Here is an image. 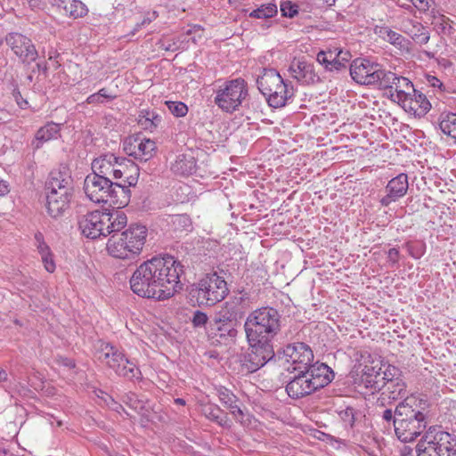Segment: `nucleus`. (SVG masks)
<instances>
[{"instance_id":"nucleus-11","label":"nucleus","mask_w":456,"mask_h":456,"mask_svg":"<svg viewBox=\"0 0 456 456\" xmlns=\"http://www.w3.org/2000/svg\"><path fill=\"white\" fill-rule=\"evenodd\" d=\"M97 358L118 376L128 379H140L141 371L135 367L134 363L130 362L117 347L109 343L101 345L97 351Z\"/></svg>"},{"instance_id":"nucleus-62","label":"nucleus","mask_w":456,"mask_h":456,"mask_svg":"<svg viewBox=\"0 0 456 456\" xmlns=\"http://www.w3.org/2000/svg\"><path fill=\"white\" fill-rule=\"evenodd\" d=\"M350 58L351 54L349 52H343V53L340 55V60L345 62V64L349 61Z\"/></svg>"},{"instance_id":"nucleus-60","label":"nucleus","mask_w":456,"mask_h":456,"mask_svg":"<svg viewBox=\"0 0 456 456\" xmlns=\"http://www.w3.org/2000/svg\"><path fill=\"white\" fill-rule=\"evenodd\" d=\"M9 192L8 184L3 179H0V196H4Z\"/></svg>"},{"instance_id":"nucleus-37","label":"nucleus","mask_w":456,"mask_h":456,"mask_svg":"<svg viewBox=\"0 0 456 456\" xmlns=\"http://www.w3.org/2000/svg\"><path fill=\"white\" fill-rule=\"evenodd\" d=\"M123 402L127 404L129 407L138 411L142 415H145V411H147V401L139 398L137 395L134 393L129 392L123 396Z\"/></svg>"},{"instance_id":"nucleus-57","label":"nucleus","mask_w":456,"mask_h":456,"mask_svg":"<svg viewBox=\"0 0 456 456\" xmlns=\"http://www.w3.org/2000/svg\"><path fill=\"white\" fill-rule=\"evenodd\" d=\"M13 96L15 98V101L17 102V104L21 108V109H25L28 105V102L26 100H24L20 94V93L19 91H14L13 92Z\"/></svg>"},{"instance_id":"nucleus-51","label":"nucleus","mask_w":456,"mask_h":456,"mask_svg":"<svg viewBox=\"0 0 456 456\" xmlns=\"http://www.w3.org/2000/svg\"><path fill=\"white\" fill-rule=\"evenodd\" d=\"M55 362L60 366H63V367H66L68 369H74L76 367V363H75L73 359H70V358H68V357H64V356H61V355H58L55 358Z\"/></svg>"},{"instance_id":"nucleus-36","label":"nucleus","mask_w":456,"mask_h":456,"mask_svg":"<svg viewBox=\"0 0 456 456\" xmlns=\"http://www.w3.org/2000/svg\"><path fill=\"white\" fill-rule=\"evenodd\" d=\"M439 126L444 134L456 140V113L442 114Z\"/></svg>"},{"instance_id":"nucleus-59","label":"nucleus","mask_w":456,"mask_h":456,"mask_svg":"<svg viewBox=\"0 0 456 456\" xmlns=\"http://www.w3.org/2000/svg\"><path fill=\"white\" fill-rule=\"evenodd\" d=\"M428 81L433 87H441L443 86V83L436 77L434 76H428Z\"/></svg>"},{"instance_id":"nucleus-61","label":"nucleus","mask_w":456,"mask_h":456,"mask_svg":"<svg viewBox=\"0 0 456 456\" xmlns=\"http://www.w3.org/2000/svg\"><path fill=\"white\" fill-rule=\"evenodd\" d=\"M317 1V4L320 5L321 7H323V6H332L334 4H335V0H316Z\"/></svg>"},{"instance_id":"nucleus-12","label":"nucleus","mask_w":456,"mask_h":456,"mask_svg":"<svg viewBox=\"0 0 456 456\" xmlns=\"http://www.w3.org/2000/svg\"><path fill=\"white\" fill-rule=\"evenodd\" d=\"M183 273V265L172 256L159 257V281L162 286L163 300L170 298L182 289L183 284L180 276Z\"/></svg>"},{"instance_id":"nucleus-47","label":"nucleus","mask_w":456,"mask_h":456,"mask_svg":"<svg viewBox=\"0 0 456 456\" xmlns=\"http://www.w3.org/2000/svg\"><path fill=\"white\" fill-rule=\"evenodd\" d=\"M340 417L345 423L353 427L354 424V410L352 407H347L345 411L340 412Z\"/></svg>"},{"instance_id":"nucleus-40","label":"nucleus","mask_w":456,"mask_h":456,"mask_svg":"<svg viewBox=\"0 0 456 456\" xmlns=\"http://www.w3.org/2000/svg\"><path fill=\"white\" fill-rule=\"evenodd\" d=\"M277 13V6L274 4H263L250 12L249 16L257 19H267Z\"/></svg>"},{"instance_id":"nucleus-33","label":"nucleus","mask_w":456,"mask_h":456,"mask_svg":"<svg viewBox=\"0 0 456 456\" xmlns=\"http://www.w3.org/2000/svg\"><path fill=\"white\" fill-rule=\"evenodd\" d=\"M218 397L220 402L230 410L231 413L233 415V417L240 421V423L243 422V411L237 405V399L236 396L227 388L222 387L218 390Z\"/></svg>"},{"instance_id":"nucleus-50","label":"nucleus","mask_w":456,"mask_h":456,"mask_svg":"<svg viewBox=\"0 0 456 456\" xmlns=\"http://www.w3.org/2000/svg\"><path fill=\"white\" fill-rule=\"evenodd\" d=\"M420 12H427L433 5L434 0H410Z\"/></svg>"},{"instance_id":"nucleus-6","label":"nucleus","mask_w":456,"mask_h":456,"mask_svg":"<svg viewBox=\"0 0 456 456\" xmlns=\"http://www.w3.org/2000/svg\"><path fill=\"white\" fill-rule=\"evenodd\" d=\"M297 371L286 386V391L292 398L308 395L330 384L334 378L332 370L324 363L315 362L307 369Z\"/></svg>"},{"instance_id":"nucleus-48","label":"nucleus","mask_w":456,"mask_h":456,"mask_svg":"<svg viewBox=\"0 0 456 456\" xmlns=\"http://www.w3.org/2000/svg\"><path fill=\"white\" fill-rule=\"evenodd\" d=\"M406 247L409 254L416 259L419 258L423 255L424 251L422 244L414 245L412 243H407Z\"/></svg>"},{"instance_id":"nucleus-56","label":"nucleus","mask_w":456,"mask_h":456,"mask_svg":"<svg viewBox=\"0 0 456 456\" xmlns=\"http://www.w3.org/2000/svg\"><path fill=\"white\" fill-rule=\"evenodd\" d=\"M86 102L88 104H97V103H104V100L99 95V93L93 94L89 95L86 99Z\"/></svg>"},{"instance_id":"nucleus-8","label":"nucleus","mask_w":456,"mask_h":456,"mask_svg":"<svg viewBox=\"0 0 456 456\" xmlns=\"http://www.w3.org/2000/svg\"><path fill=\"white\" fill-rule=\"evenodd\" d=\"M417 456H456V436L441 427L428 428L416 445Z\"/></svg>"},{"instance_id":"nucleus-16","label":"nucleus","mask_w":456,"mask_h":456,"mask_svg":"<svg viewBox=\"0 0 456 456\" xmlns=\"http://www.w3.org/2000/svg\"><path fill=\"white\" fill-rule=\"evenodd\" d=\"M387 70L382 69L379 64L366 59H355L350 65L352 78L361 85H373L381 82V77Z\"/></svg>"},{"instance_id":"nucleus-55","label":"nucleus","mask_w":456,"mask_h":456,"mask_svg":"<svg viewBox=\"0 0 456 456\" xmlns=\"http://www.w3.org/2000/svg\"><path fill=\"white\" fill-rule=\"evenodd\" d=\"M395 417H396V409L393 411L391 409H387L382 413V419L387 422L395 421Z\"/></svg>"},{"instance_id":"nucleus-41","label":"nucleus","mask_w":456,"mask_h":456,"mask_svg":"<svg viewBox=\"0 0 456 456\" xmlns=\"http://www.w3.org/2000/svg\"><path fill=\"white\" fill-rule=\"evenodd\" d=\"M170 112L175 117H184L188 112V107L182 102H166Z\"/></svg>"},{"instance_id":"nucleus-27","label":"nucleus","mask_w":456,"mask_h":456,"mask_svg":"<svg viewBox=\"0 0 456 456\" xmlns=\"http://www.w3.org/2000/svg\"><path fill=\"white\" fill-rule=\"evenodd\" d=\"M412 94L406 97L400 106L408 113L422 117L430 110L431 104L426 96L416 89Z\"/></svg>"},{"instance_id":"nucleus-4","label":"nucleus","mask_w":456,"mask_h":456,"mask_svg":"<svg viewBox=\"0 0 456 456\" xmlns=\"http://www.w3.org/2000/svg\"><path fill=\"white\" fill-rule=\"evenodd\" d=\"M281 330V314L273 307H260L252 311L244 322L247 340L272 344Z\"/></svg>"},{"instance_id":"nucleus-35","label":"nucleus","mask_w":456,"mask_h":456,"mask_svg":"<svg viewBox=\"0 0 456 456\" xmlns=\"http://www.w3.org/2000/svg\"><path fill=\"white\" fill-rule=\"evenodd\" d=\"M386 37L385 38L392 45L396 46L402 51L410 52L411 50V41L407 38H405L401 34L393 31L391 29H386L385 30Z\"/></svg>"},{"instance_id":"nucleus-64","label":"nucleus","mask_w":456,"mask_h":456,"mask_svg":"<svg viewBox=\"0 0 456 456\" xmlns=\"http://www.w3.org/2000/svg\"><path fill=\"white\" fill-rule=\"evenodd\" d=\"M175 403L184 406L186 403L183 398H176L175 399Z\"/></svg>"},{"instance_id":"nucleus-7","label":"nucleus","mask_w":456,"mask_h":456,"mask_svg":"<svg viewBox=\"0 0 456 456\" xmlns=\"http://www.w3.org/2000/svg\"><path fill=\"white\" fill-rule=\"evenodd\" d=\"M159 257H152L141 264L130 278V287L136 295L146 297L163 300L159 281Z\"/></svg>"},{"instance_id":"nucleus-23","label":"nucleus","mask_w":456,"mask_h":456,"mask_svg":"<svg viewBox=\"0 0 456 456\" xmlns=\"http://www.w3.org/2000/svg\"><path fill=\"white\" fill-rule=\"evenodd\" d=\"M289 71L293 78L302 83L314 84L320 80L319 76L314 71V64L305 59H294Z\"/></svg>"},{"instance_id":"nucleus-32","label":"nucleus","mask_w":456,"mask_h":456,"mask_svg":"<svg viewBox=\"0 0 456 456\" xmlns=\"http://www.w3.org/2000/svg\"><path fill=\"white\" fill-rule=\"evenodd\" d=\"M404 33L409 35L411 39L418 45H426L430 38L429 31L421 23L409 20L404 24Z\"/></svg>"},{"instance_id":"nucleus-22","label":"nucleus","mask_w":456,"mask_h":456,"mask_svg":"<svg viewBox=\"0 0 456 456\" xmlns=\"http://www.w3.org/2000/svg\"><path fill=\"white\" fill-rule=\"evenodd\" d=\"M47 191L72 193L73 181L67 167L53 170L45 184Z\"/></svg>"},{"instance_id":"nucleus-53","label":"nucleus","mask_w":456,"mask_h":456,"mask_svg":"<svg viewBox=\"0 0 456 456\" xmlns=\"http://www.w3.org/2000/svg\"><path fill=\"white\" fill-rule=\"evenodd\" d=\"M157 17H158V13H157V12H153L151 14H150L149 16L145 17V18L142 20V22H140V23L136 24L135 28H134L133 33H134L135 31L139 30V29L141 28V27L150 24V23H151L152 20H154Z\"/></svg>"},{"instance_id":"nucleus-20","label":"nucleus","mask_w":456,"mask_h":456,"mask_svg":"<svg viewBox=\"0 0 456 456\" xmlns=\"http://www.w3.org/2000/svg\"><path fill=\"white\" fill-rule=\"evenodd\" d=\"M5 42L22 62L29 64L37 60V51L31 39L26 36L12 32L6 35Z\"/></svg>"},{"instance_id":"nucleus-26","label":"nucleus","mask_w":456,"mask_h":456,"mask_svg":"<svg viewBox=\"0 0 456 456\" xmlns=\"http://www.w3.org/2000/svg\"><path fill=\"white\" fill-rule=\"evenodd\" d=\"M408 186L407 175H398L388 182L386 187L387 195L380 200V203L383 206H388L390 203L404 196L407 192Z\"/></svg>"},{"instance_id":"nucleus-34","label":"nucleus","mask_w":456,"mask_h":456,"mask_svg":"<svg viewBox=\"0 0 456 456\" xmlns=\"http://www.w3.org/2000/svg\"><path fill=\"white\" fill-rule=\"evenodd\" d=\"M58 6L73 19L82 18L88 12L86 5L79 0H59Z\"/></svg>"},{"instance_id":"nucleus-38","label":"nucleus","mask_w":456,"mask_h":456,"mask_svg":"<svg viewBox=\"0 0 456 456\" xmlns=\"http://www.w3.org/2000/svg\"><path fill=\"white\" fill-rule=\"evenodd\" d=\"M401 371L398 368L393 365L385 366V370H381V379L386 381L385 389L393 388L395 381L400 379Z\"/></svg>"},{"instance_id":"nucleus-13","label":"nucleus","mask_w":456,"mask_h":456,"mask_svg":"<svg viewBox=\"0 0 456 456\" xmlns=\"http://www.w3.org/2000/svg\"><path fill=\"white\" fill-rule=\"evenodd\" d=\"M248 95L244 79L237 78L226 82L223 88L216 91L215 103L226 112H232L241 105Z\"/></svg>"},{"instance_id":"nucleus-63","label":"nucleus","mask_w":456,"mask_h":456,"mask_svg":"<svg viewBox=\"0 0 456 456\" xmlns=\"http://www.w3.org/2000/svg\"><path fill=\"white\" fill-rule=\"evenodd\" d=\"M7 379V373L4 370L0 369V381L5 380Z\"/></svg>"},{"instance_id":"nucleus-39","label":"nucleus","mask_w":456,"mask_h":456,"mask_svg":"<svg viewBox=\"0 0 456 456\" xmlns=\"http://www.w3.org/2000/svg\"><path fill=\"white\" fill-rule=\"evenodd\" d=\"M343 53V51L338 47L328 48L325 51H321L317 54V61L320 64H324L325 67H328V63L331 61H335L337 57H340Z\"/></svg>"},{"instance_id":"nucleus-3","label":"nucleus","mask_w":456,"mask_h":456,"mask_svg":"<svg viewBox=\"0 0 456 456\" xmlns=\"http://www.w3.org/2000/svg\"><path fill=\"white\" fill-rule=\"evenodd\" d=\"M86 196L93 202L105 203L116 208H122L129 203V194L119 183L109 180L107 176L89 174L83 186Z\"/></svg>"},{"instance_id":"nucleus-58","label":"nucleus","mask_w":456,"mask_h":456,"mask_svg":"<svg viewBox=\"0 0 456 456\" xmlns=\"http://www.w3.org/2000/svg\"><path fill=\"white\" fill-rule=\"evenodd\" d=\"M99 95L104 100V102L107 101L114 100L117 96L115 94H111L108 93L106 88H102L98 91Z\"/></svg>"},{"instance_id":"nucleus-18","label":"nucleus","mask_w":456,"mask_h":456,"mask_svg":"<svg viewBox=\"0 0 456 456\" xmlns=\"http://www.w3.org/2000/svg\"><path fill=\"white\" fill-rule=\"evenodd\" d=\"M283 358L290 364L292 370H300L312 366L314 353L311 347L302 342L287 345L283 348Z\"/></svg>"},{"instance_id":"nucleus-9","label":"nucleus","mask_w":456,"mask_h":456,"mask_svg":"<svg viewBox=\"0 0 456 456\" xmlns=\"http://www.w3.org/2000/svg\"><path fill=\"white\" fill-rule=\"evenodd\" d=\"M229 289L224 279L216 273H208L192 285L190 291L199 305H214L222 301L228 294Z\"/></svg>"},{"instance_id":"nucleus-46","label":"nucleus","mask_w":456,"mask_h":456,"mask_svg":"<svg viewBox=\"0 0 456 456\" xmlns=\"http://www.w3.org/2000/svg\"><path fill=\"white\" fill-rule=\"evenodd\" d=\"M35 240L37 242V248L40 256L45 255L51 252L48 245L45 244L44 240V236L41 232H37L35 234Z\"/></svg>"},{"instance_id":"nucleus-10","label":"nucleus","mask_w":456,"mask_h":456,"mask_svg":"<svg viewBox=\"0 0 456 456\" xmlns=\"http://www.w3.org/2000/svg\"><path fill=\"white\" fill-rule=\"evenodd\" d=\"M256 83L259 91L266 97L268 104L273 108L284 106L293 94L281 75L273 69H264Z\"/></svg>"},{"instance_id":"nucleus-17","label":"nucleus","mask_w":456,"mask_h":456,"mask_svg":"<svg viewBox=\"0 0 456 456\" xmlns=\"http://www.w3.org/2000/svg\"><path fill=\"white\" fill-rule=\"evenodd\" d=\"M249 348L242 360V368L248 372H255L274 356L273 344L247 340Z\"/></svg>"},{"instance_id":"nucleus-14","label":"nucleus","mask_w":456,"mask_h":456,"mask_svg":"<svg viewBox=\"0 0 456 456\" xmlns=\"http://www.w3.org/2000/svg\"><path fill=\"white\" fill-rule=\"evenodd\" d=\"M379 88L385 90L386 95L398 105L415 92L413 84L407 77L392 71H386L381 77Z\"/></svg>"},{"instance_id":"nucleus-30","label":"nucleus","mask_w":456,"mask_h":456,"mask_svg":"<svg viewBox=\"0 0 456 456\" xmlns=\"http://www.w3.org/2000/svg\"><path fill=\"white\" fill-rule=\"evenodd\" d=\"M61 125L54 122H48L45 126L40 127L33 142L34 147L39 149L45 142L57 139L60 135Z\"/></svg>"},{"instance_id":"nucleus-44","label":"nucleus","mask_w":456,"mask_h":456,"mask_svg":"<svg viewBox=\"0 0 456 456\" xmlns=\"http://www.w3.org/2000/svg\"><path fill=\"white\" fill-rule=\"evenodd\" d=\"M208 321V315L201 311H195L191 318V322L194 327H204Z\"/></svg>"},{"instance_id":"nucleus-49","label":"nucleus","mask_w":456,"mask_h":456,"mask_svg":"<svg viewBox=\"0 0 456 456\" xmlns=\"http://www.w3.org/2000/svg\"><path fill=\"white\" fill-rule=\"evenodd\" d=\"M41 258H42V262L45 265V270L49 273H53L55 270V264H54V261L53 258L52 252L45 254V255H42Z\"/></svg>"},{"instance_id":"nucleus-43","label":"nucleus","mask_w":456,"mask_h":456,"mask_svg":"<svg viewBox=\"0 0 456 456\" xmlns=\"http://www.w3.org/2000/svg\"><path fill=\"white\" fill-rule=\"evenodd\" d=\"M159 47L165 51L175 52L179 49L178 41H175V38H162L158 43Z\"/></svg>"},{"instance_id":"nucleus-54","label":"nucleus","mask_w":456,"mask_h":456,"mask_svg":"<svg viewBox=\"0 0 456 456\" xmlns=\"http://www.w3.org/2000/svg\"><path fill=\"white\" fill-rule=\"evenodd\" d=\"M387 258L392 264H396L399 260V250L392 248L387 251Z\"/></svg>"},{"instance_id":"nucleus-2","label":"nucleus","mask_w":456,"mask_h":456,"mask_svg":"<svg viewBox=\"0 0 456 456\" xmlns=\"http://www.w3.org/2000/svg\"><path fill=\"white\" fill-rule=\"evenodd\" d=\"M148 230L142 224H130L127 228L111 232L106 249L110 256L130 260L138 256L146 242Z\"/></svg>"},{"instance_id":"nucleus-52","label":"nucleus","mask_w":456,"mask_h":456,"mask_svg":"<svg viewBox=\"0 0 456 456\" xmlns=\"http://www.w3.org/2000/svg\"><path fill=\"white\" fill-rule=\"evenodd\" d=\"M325 68L329 70H340L346 68V64L340 60V57H337L335 61L328 63V67Z\"/></svg>"},{"instance_id":"nucleus-31","label":"nucleus","mask_w":456,"mask_h":456,"mask_svg":"<svg viewBox=\"0 0 456 456\" xmlns=\"http://www.w3.org/2000/svg\"><path fill=\"white\" fill-rule=\"evenodd\" d=\"M200 411L206 418L217 423L219 426L223 428L231 427V421L227 414L217 405L210 403H202Z\"/></svg>"},{"instance_id":"nucleus-42","label":"nucleus","mask_w":456,"mask_h":456,"mask_svg":"<svg viewBox=\"0 0 456 456\" xmlns=\"http://www.w3.org/2000/svg\"><path fill=\"white\" fill-rule=\"evenodd\" d=\"M393 385V388L386 389V391L389 394L388 397L390 399L396 400L399 396H402L405 394V384L402 379H400L395 381Z\"/></svg>"},{"instance_id":"nucleus-21","label":"nucleus","mask_w":456,"mask_h":456,"mask_svg":"<svg viewBox=\"0 0 456 456\" xmlns=\"http://www.w3.org/2000/svg\"><path fill=\"white\" fill-rule=\"evenodd\" d=\"M118 172L115 180H120L117 182L120 186L124 187L131 198L130 187L135 186L139 177V167L132 160L126 158H121L119 165L117 166Z\"/></svg>"},{"instance_id":"nucleus-28","label":"nucleus","mask_w":456,"mask_h":456,"mask_svg":"<svg viewBox=\"0 0 456 456\" xmlns=\"http://www.w3.org/2000/svg\"><path fill=\"white\" fill-rule=\"evenodd\" d=\"M361 383L366 388H371L379 391L384 388L386 381L381 379V365L380 363L371 362L366 364L362 370Z\"/></svg>"},{"instance_id":"nucleus-24","label":"nucleus","mask_w":456,"mask_h":456,"mask_svg":"<svg viewBox=\"0 0 456 456\" xmlns=\"http://www.w3.org/2000/svg\"><path fill=\"white\" fill-rule=\"evenodd\" d=\"M120 159L114 154H105L94 159L92 162V174L107 176L111 181L115 180Z\"/></svg>"},{"instance_id":"nucleus-15","label":"nucleus","mask_w":456,"mask_h":456,"mask_svg":"<svg viewBox=\"0 0 456 456\" xmlns=\"http://www.w3.org/2000/svg\"><path fill=\"white\" fill-rule=\"evenodd\" d=\"M242 314L235 300L225 302L214 318L215 328L220 337L235 338L238 333L236 327Z\"/></svg>"},{"instance_id":"nucleus-29","label":"nucleus","mask_w":456,"mask_h":456,"mask_svg":"<svg viewBox=\"0 0 456 456\" xmlns=\"http://www.w3.org/2000/svg\"><path fill=\"white\" fill-rule=\"evenodd\" d=\"M171 170L178 175H191L196 170V159L191 154H180L172 164Z\"/></svg>"},{"instance_id":"nucleus-5","label":"nucleus","mask_w":456,"mask_h":456,"mask_svg":"<svg viewBox=\"0 0 456 456\" xmlns=\"http://www.w3.org/2000/svg\"><path fill=\"white\" fill-rule=\"evenodd\" d=\"M77 224L85 237L95 240L101 236L110 235L113 231L124 229L127 224V217L124 212L118 210H95L80 216Z\"/></svg>"},{"instance_id":"nucleus-45","label":"nucleus","mask_w":456,"mask_h":456,"mask_svg":"<svg viewBox=\"0 0 456 456\" xmlns=\"http://www.w3.org/2000/svg\"><path fill=\"white\" fill-rule=\"evenodd\" d=\"M281 11L283 16L292 18L297 13V6L286 1L281 4Z\"/></svg>"},{"instance_id":"nucleus-1","label":"nucleus","mask_w":456,"mask_h":456,"mask_svg":"<svg viewBox=\"0 0 456 456\" xmlns=\"http://www.w3.org/2000/svg\"><path fill=\"white\" fill-rule=\"evenodd\" d=\"M420 400L406 397L396 406L394 428L397 438L404 443L411 442L427 428V415Z\"/></svg>"},{"instance_id":"nucleus-19","label":"nucleus","mask_w":456,"mask_h":456,"mask_svg":"<svg viewBox=\"0 0 456 456\" xmlns=\"http://www.w3.org/2000/svg\"><path fill=\"white\" fill-rule=\"evenodd\" d=\"M123 151L135 159L146 162L154 156L156 142L141 135H133L125 140Z\"/></svg>"},{"instance_id":"nucleus-25","label":"nucleus","mask_w":456,"mask_h":456,"mask_svg":"<svg viewBox=\"0 0 456 456\" xmlns=\"http://www.w3.org/2000/svg\"><path fill=\"white\" fill-rule=\"evenodd\" d=\"M72 193L47 191L46 209L53 218H59L69 209Z\"/></svg>"}]
</instances>
